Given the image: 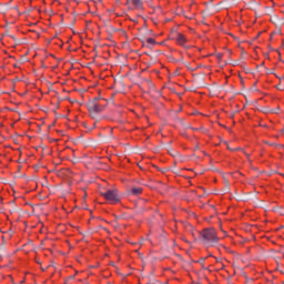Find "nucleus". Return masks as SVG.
Returning a JSON list of instances; mask_svg holds the SVG:
<instances>
[{
  "label": "nucleus",
  "mask_w": 284,
  "mask_h": 284,
  "mask_svg": "<svg viewBox=\"0 0 284 284\" xmlns=\"http://www.w3.org/2000/svg\"><path fill=\"white\" fill-rule=\"evenodd\" d=\"M270 74H274V72H273V71H270Z\"/></svg>",
  "instance_id": "12"
},
{
  "label": "nucleus",
  "mask_w": 284,
  "mask_h": 284,
  "mask_svg": "<svg viewBox=\"0 0 284 284\" xmlns=\"http://www.w3.org/2000/svg\"><path fill=\"white\" fill-rule=\"evenodd\" d=\"M105 105H108V103L104 99L94 98L93 100L88 102L87 108L92 119H97V115L101 114V112L105 110Z\"/></svg>",
  "instance_id": "2"
},
{
  "label": "nucleus",
  "mask_w": 284,
  "mask_h": 284,
  "mask_svg": "<svg viewBox=\"0 0 284 284\" xmlns=\"http://www.w3.org/2000/svg\"><path fill=\"white\" fill-rule=\"evenodd\" d=\"M166 150L170 151L172 148L170 146V143L166 144Z\"/></svg>",
  "instance_id": "10"
},
{
  "label": "nucleus",
  "mask_w": 284,
  "mask_h": 284,
  "mask_svg": "<svg viewBox=\"0 0 284 284\" xmlns=\"http://www.w3.org/2000/svg\"><path fill=\"white\" fill-rule=\"evenodd\" d=\"M197 263H200V265H202V267H204L205 265V257H201Z\"/></svg>",
  "instance_id": "8"
},
{
  "label": "nucleus",
  "mask_w": 284,
  "mask_h": 284,
  "mask_svg": "<svg viewBox=\"0 0 284 284\" xmlns=\"http://www.w3.org/2000/svg\"><path fill=\"white\" fill-rule=\"evenodd\" d=\"M175 41H178L179 45H185L187 43V39L183 33H176Z\"/></svg>",
  "instance_id": "4"
},
{
  "label": "nucleus",
  "mask_w": 284,
  "mask_h": 284,
  "mask_svg": "<svg viewBox=\"0 0 284 284\" xmlns=\"http://www.w3.org/2000/svg\"><path fill=\"white\" fill-rule=\"evenodd\" d=\"M246 154V156H250V154H247V153H245Z\"/></svg>",
  "instance_id": "17"
},
{
  "label": "nucleus",
  "mask_w": 284,
  "mask_h": 284,
  "mask_svg": "<svg viewBox=\"0 0 284 284\" xmlns=\"http://www.w3.org/2000/svg\"><path fill=\"white\" fill-rule=\"evenodd\" d=\"M128 3H132V6H134V8H136L138 10H141L143 8V1L142 0H126Z\"/></svg>",
  "instance_id": "5"
},
{
  "label": "nucleus",
  "mask_w": 284,
  "mask_h": 284,
  "mask_svg": "<svg viewBox=\"0 0 284 284\" xmlns=\"http://www.w3.org/2000/svg\"><path fill=\"white\" fill-rule=\"evenodd\" d=\"M146 43H149L150 45H156V40H154L153 38H148Z\"/></svg>",
  "instance_id": "7"
},
{
  "label": "nucleus",
  "mask_w": 284,
  "mask_h": 284,
  "mask_svg": "<svg viewBox=\"0 0 284 284\" xmlns=\"http://www.w3.org/2000/svg\"><path fill=\"white\" fill-rule=\"evenodd\" d=\"M42 270V272H45V268H41Z\"/></svg>",
  "instance_id": "15"
},
{
  "label": "nucleus",
  "mask_w": 284,
  "mask_h": 284,
  "mask_svg": "<svg viewBox=\"0 0 284 284\" xmlns=\"http://www.w3.org/2000/svg\"><path fill=\"white\" fill-rule=\"evenodd\" d=\"M180 123H182V125H183V120H180Z\"/></svg>",
  "instance_id": "13"
},
{
  "label": "nucleus",
  "mask_w": 284,
  "mask_h": 284,
  "mask_svg": "<svg viewBox=\"0 0 284 284\" xmlns=\"http://www.w3.org/2000/svg\"><path fill=\"white\" fill-rule=\"evenodd\" d=\"M143 193V189L142 187H132L131 189V194H133V196H139V194Z\"/></svg>",
  "instance_id": "6"
},
{
  "label": "nucleus",
  "mask_w": 284,
  "mask_h": 284,
  "mask_svg": "<svg viewBox=\"0 0 284 284\" xmlns=\"http://www.w3.org/2000/svg\"><path fill=\"white\" fill-rule=\"evenodd\" d=\"M200 241L205 245V247H212L219 243V235L214 229H204L200 233Z\"/></svg>",
  "instance_id": "1"
},
{
  "label": "nucleus",
  "mask_w": 284,
  "mask_h": 284,
  "mask_svg": "<svg viewBox=\"0 0 284 284\" xmlns=\"http://www.w3.org/2000/svg\"><path fill=\"white\" fill-rule=\"evenodd\" d=\"M101 196H103L105 201H110V203H112L113 205H115L116 203H121V196L119 195V190L116 189L101 192Z\"/></svg>",
  "instance_id": "3"
},
{
  "label": "nucleus",
  "mask_w": 284,
  "mask_h": 284,
  "mask_svg": "<svg viewBox=\"0 0 284 284\" xmlns=\"http://www.w3.org/2000/svg\"><path fill=\"white\" fill-rule=\"evenodd\" d=\"M270 74H274V72H273V71H270Z\"/></svg>",
  "instance_id": "11"
},
{
  "label": "nucleus",
  "mask_w": 284,
  "mask_h": 284,
  "mask_svg": "<svg viewBox=\"0 0 284 284\" xmlns=\"http://www.w3.org/2000/svg\"><path fill=\"white\" fill-rule=\"evenodd\" d=\"M193 130L199 131V129H193Z\"/></svg>",
  "instance_id": "16"
},
{
  "label": "nucleus",
  "mask_w": 284,
  "mask_h": 284,
  "mask_svg": "<svg viewBox=\"0 0 284 284\" xmlns=\"http://www.w3.org/2000/svg\"><path fill=\"white\" fill-rule=\"evenodd\" d=\"M216 59H219V61H221V59H223V53H217Z\"/></svg>",
  "instance_id": "9"
},
{
  "label": "nucleus",
  "mask_w": 284,
  "mask_h": 284,
  "mask_svg": "<svg viewBox=\"0 0 284 284\" xmlns=\"http://www.w3.org/2000/svg\"><path fill=\"white\" fill-rule=\"evenodd\" d=\"M71 278H74V275H73V276H71Z\"/></svg>",
  "instance_id": "18"
},
{
  "label": "nucleus",
  "mask_w": 284,
  "mask_h": 284,
  "mask_svg": "<svg viewBox=\"0 0 284 284\" xmlns=\"http://www.w3.org/2000/svg\"><path fill=\"white\" fill-rule=\"evenodd\" d=\"M185 128H190V124L185 125Z\"/></svg>",
  "instance_id": "14"
}]
</instances>
